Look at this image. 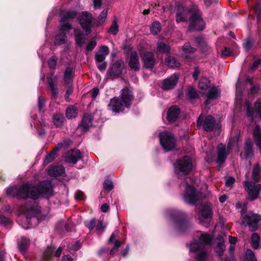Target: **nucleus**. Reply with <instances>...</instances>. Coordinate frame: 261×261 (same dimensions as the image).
Here are the masks:
<instances>
[{"label":"nucleus","instance_id":"15","mask_svg":"<svg viewBox=\"0 0 261 261\" xmlns=\"http://www.w3.org/2000/svg\"><path fill=\"white\" fill-rule=\"evenodd\" d=\"M189 29L190 31H201L205 26L202 17H190Z\"/></svg>","mask_w":261,"mask_h":261},{"label":"nucleus","instance_id":"26","mask_svg":"<svg viewBox=\"0 0 261 261\" xmlns=\"http://www.w3.org/2000/svg\"><path fill=\"white\" fill-rule=\"evenodd\" d=\"M109 53V49L107 46H102L98 52L95 54V60L97 62H102Z\"/></svg>","mask_w":261,"mask_h":261},{"label":"nucleus","instance_id":"7","mask_svg":"<svg viewBox=\"0 0 261 261\" xmlns=\"http://www.w3.org/2000/svg\"><path fill=\"white\" fill-rule=\"evenodd\" d=\"M201 199V193L196 191L193 186L187 184L184 199L185 201L191 204H194Z\"/></svg>","mask_w":261,"mask_h":261},{"label":"nucleus","instance_id":"63","mask_svg":"<svg viewBox=\"0 0 261 261\" xmlns=\"http://www.w3.org/2000/svg\"><path fill=\"white\" fill-rule=\"evenodd\" d=\"M27 211L28 212H36V213H38L40 212V208L39 207H38V206H31L30 207H27Z\"/></svg>","mask_w":261,"mask_h":261},{"label":"nucleus","instance_id":"58","mask_svg":"<svg viewBox=\"0 0 261 261\" xmlns=\"http://www.w3.org/2000/svg\"><path fill=\"white\" fill-rule=\"evenodd\" d=\"M233 53L229 48L225 47L222 50L221 55L223 58H225L232 55Z\"/></svg>","mask_w":261,"mask_h":261},{"label":"nucleus","instance_id":"49","mask_svg":"<svg viewBox=\"0 0 261 261\" xmlns=\"http://www.w3.org/2000/svg\"><path fill=\"white\" fill-rule=\"evenodd\" d=\"M103 187L106 190L110 191L113 189L114 186L112 181L110 179H107L105 180L103 182Z\"/></svg>","mask_w":261,"mask_h":261},{"label":"nucleus","instance_id":"25","mask_svg":"<svg viewBox=\"0 0 261 261\" xmlns=\"http://www.w3.org/2000/svg\"><path fill=\"white\" fill-rule=\"evenodd\" d=\"M64 170V167L62 165L49 166L48 168V173L50 176L56 177L63 173Z\"/></svg>","mask_w":261,"mask_h":261},{"label":"nucleus","instance_id":"44","mask_svg":"<svg viewBox=\"0 0 261 261\" xmlns=\"http://www.w3.org/2000/svg\"><path fill=\"white\" fill-rule=\"evenodd\" d=\"M161 30V24L159 22H154L150 27L151 33L153 35L158 34Z\"/></svg>","mask_w":261,"mask_h":261},{"label":"nucleus","instance_id":"2","mask_svg":"<svg viewBox=\"0 0 261 261\" xmlns=\"http://www.w3.org/2000/svg\"><path fill=\"white\" fill-rule=\"evenodd\" d=\"M241 219L242 224L249 227L251 231L256 230L260 226L261 216L251 211L242 210Z\"/></svg>","mask_w":261,"mask_h":261},{"label":"nucleus","instance_id":"47","mask_svg":"<svg viewBox=\"0 0 261 261\" xmlns=\"http://www.w3.org/2000/svg\"><path fill=\"white\" fill-rule=\"evenodd\" d=\"M182 49L185 53H194L196 51V48L192 47L189 42L185 43Z\"/></svg>","mask_w":261,"mask_h":261},{"label":"nucleus","instance_id":"34","mask_svg":"<svg viewBox=\"0 0 261 261\" xmlns=\"http://www.w3.org/2000/svg\"><path fill=\"white\" fill-rule=\"evenodd\" d=\"M211 237L207 234H202L199 238V242H193L191 243H200L203 245V248H205V245L210 244L212 241Z\"/></svg>","mask_w":261,"mask_h":261},{"label":"nucleus","instance_id":"43","mask_svg":"<svg viewBox=\"0 0 261 261\" xmlns=\"http://www.w3.org/2000/svg\"><path fill=\"white\" fill-rule=\"evenodd\" d=\"M254 111L256 113V117L261 120V99L258 98L254 103Z\"/></svg>","mask_w":261,"mask_h":261},{"label":"nucleus","instance_id":"17","mask_svg":"<svg viewBox=\"0 0 261 261\" xmlns=\"http://www.w3.org/2000/svg\"><path fill=\"white\" fill-rule=\"evenodd\" d=\"M172 219L177 228L180 230H182L183 228L187 227L188 226V222L185 218V214L182 213H177L172 216Z\"/></svg>","mask_w":261,"mask_h":261},{"label":"nucleus","instance_id":"48","mask_svg":"<svg viewBox=\"0 0 261 261\" xmlns=\"http://www.w3.org/2000/svg\"><path fill=\"white\" fill-rule=\"evenodd\" d=\"M113 246L110 251V254L113 256L117 252H118L119 247L122 244L121 242H116L115 243L113 244Z\"/></svg>","mask_w":261,"mask_h":261},{"label":"nucleus","instance_id":"35","mask_svg":"<svg viewBox=\"0 0 261 261\" xmlns=\"http://www.w3.org/2000/svg\"><path fill=\"white\" fill-rule=\"evenodd\" d=\"M119 32L118 21L117 18H115L112 24L109 29L108 32L113 35H116Z\"/></svg>","mask_w":261,"mask_h":261},{"label":"nucleus","instance_id":"50","mask_svg":"<svg viewBox=\"0 0 261 261\" xmlns=\"http://www.w3.org/2000/svg\"><path fill=\"white\" fill-rule=\"evenodd\" d=\"M246 255L247 261H257L255 254L251 250L247 249Z\"/></svg>","mask_w":261,"mask_h":261},{"label":"nucleus","instance_id":"56","mask_svg":"<svg viewBox=\"0 0 261 261\" xmlns=\"http://www.w3.org/2000/svg\"><path fill=\"white\" fill-rule=\"evenodd\" d=\"M238 141V139L237 137L231 138L229 140V142L227 144V147L226 148L227 149H228L229 151L230 150L233 148V147L234 146L236 143L237 141Z\"/></svg>","mask_w":261,"mask_h":261},{"label":"nucleus","instance_id":"64","mask_svg":"<svg viewBox=\"0 0 261 261\" xmlns=\"http://www.w3.org/2000/svg\"><path fill=\"white\" fill-rule=\"evenodd\" d=\"M99 93V89L97 88H94L90 91L91 96L93 98H95Z\"/></svg>","mask_w":261,"mask_h":261},{"label":"nucleus","instance_id":"24","mask_svg":"<svg viewBox=\"0 0 261 261\" xmlns=\"http://www.w3.org/2000/svg\"><path fill=\"white\" fill-rule=\"evenodd\" d=\"M220 93L217 88L214 87L211 88L206 95L207 99L205 101V105H208L211 100L216 99L220 95Z\"/></svg>","mask_w":261,"mask_h":261},{"label":"nucleus","instance_id":"19","mask_svg":"<svg viewBox=\"0 0 261 261\" xmlns=\"http://www.w3.org/2000/svg\"><path fill=\"white\" fill-rule=\"evenodd\" d=\"M143 66L146 69H152L155 63L154 55L151 52L145 53L142 57Z\"/></svg>","mask_w":261,"mask_h":261},{"label":"nucleus","instance_id":"20","mask_svg":"<svg viewBox=\"0 0 261 261\" xmlns=\"http://www.w3.org/2000/svg\"><path fill=\"white\" fill-rule=\"evenodd\" d=\"M128 65L130 68L135 71H138L140 70V63L136 51L130 52Z\"/></svg>","mask_w":261,"mask_h":261},{"label":"nucleus","instance_id":"30","mask_svg":"<svg viewBox=\"0 0 261 261\" xmlns=\"http://www.w3.org/2000/svg\"><path fill=\"white\" fill-rule=\"evenodd\" d=\"M74 34L76 44L79 46H81L86 40L83 32L79 29H76L74 30Z\"/></svg>","mask_w":261,"mask_h":261},{"label":"nucleus","instance_id":"16","mask_svg":"<svg viewBox=\"0 0 261 261\" xmlns=\"http://www.w3.org/2000/svg\"><path fill=\"white\" fill-rule=\"evenodd\" d=\"M217 162L221 165L226 160L227 155L230 151L226 149L225 145L223 144H219L217 147Z\"/></svg>","mask_w":261,"mask_h":261},{"label":"nucleus","instance_id":"27","mask_svg":"<svg viewBox=\"0 0 261 261\" xmlns=\"http://www.w3.org/2000/svg\"><path fill=\"white\" fill-rule=\"evenodd\" d=\"M79 22L87 34H89L92 25L91 17H80Z\"/></svg>","mask_w":261,"mask_h":261},{"label":"nucleus","instance_id":"37","mask_svg":"<svg viewBox=\"0 0 261 261\" xmlns=\"http://www.w3.org/2000/svg\"><path fill=\"white\" fill-rule=\"evenodd\" d=\"M77 115V109L76 107L71 106L68 107L66 110V115L67 118L72 119L75 118Z\"/></svg>","mask_w":261,"mask_h":261},{"label":"nucleus","instance_id":"14","mask_svg":"<svg viewBox=\"0 0 261 261\" xmlns=\"http://www.w3.org/2000/svg\"><path fill=\"white\" fill-rule=\"evenodd\" d=\"M82 158L81 152L78 149H71L65 155V161L67 163L75 164Z\"/></svg>","mask_w":261,"mask_h":261},{"label":"nucleus","instance_id":"32","mask_svg":"<svg viewBox=\"0 0 261 261\" xmlns=\"http://www.w3.org/2000/svg\"><path fill=\"white\" fill-rule=\"evenodd\" d=\"M55 249L53 246H48L43 253L42 261H50Z\"/></svg>","mask_w":261,"mask_h":261},{"label":"nucleus","instance_id":"59","mask_svg":"<svg viewBox=\"0 0 261 261\" xmlns=\"http://www.w3.org/2000/svg\"><path fill=\"white\" fill-rule=\"evenodd\" d=\"M235 180L234 178L232 176L228 177L225 182V186L227 187L231 188Z\"/></svg>","mask_w":261,"mask_h":261},{"label":"nucleus","instance_id":"21","mask_svg":"<svg viewBox=\"0 0 261 261\" xmlns=\"http://www.w3.org/2000/svg\"><path fill=\"white\" fill-rule=\"evenodd\" d=\"M253 155L252 143L250 139H248L245 142L244 152L240 154V156L243 159H247Z\"/></svg>","mask_w":261,"mask_h":261},{"label":"nucleus","instance_id":"11","mask_svg":"<svg viewBox=\"0 0 261 261\" xmlns=\"http://www.w3.org/2000/svg\"><path fill=\"white\" fill-rule=\"evenodd\" d=\"M123 103L119 97H114L110 99L108 105V109L113 112L119 113L123 111L126 108L125 105H123Z\"/></svg>","mask_w":261,"mask_h":261},{"label":"nucleus","instance_id":"46","mask_svg":"<svg viewBox=\"0 0 261 261\" xmlns=\"http://www.w3.org/2000/svg\"><path fill=\"white\" fill-rule=\"evenodd\" d=\"M189 15L190 16H200L201 15V13L198 9L197 6L193 5L189 10Z\"/></svg>","mask_w":261,"mask_h":261},{"label":"nucleus","instance_id":"10","mask_svg":"<svg viewBox=\"0 0 261 261\" xmlns=\"http://www.w3.org/2000/svg\"><path fill=\"white\" fill-rule=\"evenodd\" d=\"M119 98L123 102V105H125V107L128 108L132 104L134 96L132 91L125 87L121 90Z\"/></svg>","mask_w":261,"mask_h":261},{"label":"nucleus","instance_id":"54","mask_svg":"<svg viewBox=\"0 0 261 261\" xmlns=\"http://www.w3.org/2000/svg\"><path fill=\"white\" fill-rule=\"evenodd\" d=\"M188 96L190 99H194L197 97V94L196 90L193 87H189L188 90Z\"/></svg>","mask_w":261,"mask_h":261},{"label":"nucleus","instance_id":"62","mask_svg":"<svg viewBox=\"0 0 261 261\" xmlns=\"http://www.w3.org/2000/svg\"><path fill=\"white\" fill-rule=\"evenodd\" d=\"M56 79L57 77L56 76L54 78H53L52 76L47 77V82L50 88L55 87V80Z\"/></svg>","mask_w":261,"mask_h":261},{"label":"nucleus","instance_id":"42","mask_svg":"<svg viewBox=\"0 0 261 261\" xmlns=\"http://www.w3.org/2000/svg\"><path fill=\"white\" fill-rule=\"evenodd\" d=\"M198 87L202 90H206L210 87V82L207 79L202 77L199 82Z\"/></svg>","mask_w":261,"mask_h":261},{"label":"nucleus","instance_id":"29","mask_svg":"<svg viewBox=\"0 0 261 261\" xmlns=\"http://www.w3.org/2000/svg\"><path fill=\"white\" fill-rule=\"evenodd\" d=\"M253 135L256 145L259 148L261 152V128L259 125H256L255 126Z\"/></svg>","mask_w":261,"mask_h":261},{"label":"nucleus","instance_id":"23","mask_svg":"<svg viewBox=\"0 0 261 261\" xmlns=\"http://www.w3.org/2000/svg\"><path fill=\"white\" fill-rule=\"evenodd\" d=\"M180 110L177 106H172L168 110L167 118L170 122H174L177 119Z\"/></svg>","mask_w":261,"mask_h":261},{"label":"nucleus","instance_id":"57","mask_svg":"<svg viewBox=\"0 0 261 261\" xmlns=\"http://www.w3.org/2000/svg\"><path fill=\"white\" fill-rule=\"evenodd\" d=\"M0 223L4 226H7L10 223V220L4 215H0Z\"/></svg>","mask_w":261,"mask_h":261},{"label":"nucleus","instance_id":"31","mask_svg":"<svg viewBox=\"0 0 261 261\" xmlns=\"http://www.w3.org/2000/svg\"><path fill=\"white\" fill-rule=\"evenodd\" d=\"M261 167L259 163H256L252 169V179L254 182L259 181L260 178Z\"/></svg>","mask_w":261,"mask_h":261},{"label":"nucleus","instance_id":"5","mask_svg":"<svg viewBox=\"0 0 261 261\" xmlns=\"http://www.w3.org/2000/svg\"><path fill=\"white\" fill-rule=\"evenodd\" d=\"M160 141L161 145L166 151H170L176 147V140L173 134L163 132L160 133Z\"/></svg>","mask_w":261,"mask_h":261},{"label":"nucleus","instance_id":"40","mask_svg":"<svg viewBox=\"0 0 261 261\" xmlns=\"http://www.w3.org/2000/svg\"><path fill=\"white\" fill-rule=\"evenodd\" d=\"M157 50L158 51L162 52L166 54H169L170 48L165 43L160 42L157 44Z\"/></svg>","mask_w":261,"mask_h":261},{"label":"nucleus","instance_id":"4","mask_svg":"<svg viewBox=\"0 0 261 261\" xmlns=\"http://www.w3.org/2000/svg\"><path fill=\"white\" fill-rule=\"evenodd\" d=\"M246 179L243 182V186L248 194V199L253 201L257 198L261 190V184L249 181V175L246 174Z\"/></svg>","mask_w":261,"mask_h":261},{"label":"nucleus","instance_id":"33","mask_svg":"<svg viewBox=\"0 0 261 261\" xmlns=\"http://www.w3.org/2000/svg\"><path fill=\"white\" fill-rule=\"evenodd\" d=\"M73 74V70L71 68L67 67L66 68L63 76V81L65 84L69 85L71 81L72 76Z\"/></svg>","mask_w":261,"mask_h":261},{"label":"nucleus","instance_id":"22","mask_svg":"<svg viewBox=\"0 0 261 261\" xmlns=\"http://www.w3.org/2000/svg\"><path fill=\"white\" fill-rule=\"evenodd\" d=\"M92 118L91 115L85 114L82 118V122L79 124L78 127L82 130L87 132L92 126Z\"/></svg>","mask_w":261,"mask_h":261},{"label":"nucleus","instance_id":"36","mask_svg":"<svg viewBox=\"0 0 261 261\" xmlns=\"http://www.w3.org/2000/svg\"><path fill=\"white\" fill-rule=\"evenodd\" d=\"M166 65L171 68H178L180 66V64L175 59L174 57L169 56L165 59Z\"/></svg>","mask_w":261,"mask_h":261},{"label":"nucleus","instance_id":"28","mask_svg":"<svg viewBox=\"0 0 261 261\" xmlns=\"http://www.w3.org/2000/svg\"><path fill=\"white\" fill-rule=\"evenodd\" d=\"M30 244V240L26 237H22L20 241L18 243V248L20 252L23 255L27 252V251Z\"/></svg>","mask_w":261,"mask_h":261},{"label":"nucleus","instance_id":"53","mask_svg":"<svg viewBox=\"0 0 261 261\" xmlns=\"http://www.w3.org/2000/svg\"><path fill=\"white\" fill-rule=\"evenodd\" d=\"M118 233L117 231H115V232H113L110 238L108 240V245H111L112 244L115 243L116 242H120L119 240H117L116 239V235Z\"/></svg>","mask_w":261,"mask_h":261},{"label":"nucleus","instance_id":"55","mask_svg":"<svg viewBox=\"0 0 261 261\" xmlns=\"http://www.w3.org/2000/svg\"><path fill=\"white\" fill-rule=\"evenodd\" d=\"M45 99L42 97H39L38 99V105L39 111L41 112L45 106Z\"/></svg>","mask_w":261,"mask_h":261},{"label":"nucleus","instance_id":"18","mask_svg":"<svg viewBox=\"0 0 261 261\" xmlns=\"http://www.w3.org/2000/svg\"><path fill=\"white\" fill-rule=\"evenodd\" d=\"M178 76L176 74L171 75L169 77L164 80L162 84V89L168 90L173 89L177 84Z\"/></svg>","mask_w":261,"mask_h":261},{"label":"nucleus","instance_id":"39","mask_svg":"<svg viewBox=\"0 0 261 261\" xmlns=\"http://www.w3.org/2000/svg\"><path fill=\"white\" fill-rule=\"evenodd\" d=\"M260 238L259 235L255 232L252 233L251 236V243L253 248L256 249L259 246Z\"/></svg>","mask_w":261,"mask_h":261},{"label":"nucleus","instance_id":"51","mask_svg":"<svg viewBox=\"0 0 261 261\" xmlns=\"http://www.w3.org/2000/svg\"><path fill=\"white\" fill-rule=\"evenodd\" d=\"M56 157H57V153L53 150V151L46 156L44 160V162L46 164H48Z\"/></svg>","mask_w":261,"mask_h":261},{"label":"nucleus","instance_id":"1","mask_svg":"<svg viewBox=\"0 0 261 261\" xmlns=\"http://www.w3.org/2000/svg\"><path fill=\"white\" fill-rule=\"evenodd\" d=\"M6 193L19 200L28 198L36 200L44 196L51 195L52 188L51 182L48 180L42 181L38 185L27 182L19 187L15 186L8 188Z\"/></svg>","mask_w":261,"mask_h":261},{"label":"nucleus","instance_id":"8","mask_svg":"<svg viewBox=\"0 0 261 261\" xmlns=\"http://www.w3.org/2000/svg\"><path fill=\"white\" fill-rule=\"evenodd\" d=\"M216 125V120L213 116L211 115L207 116L204 120L202 115H200L197 121V127L202 126L203 129L206 132H210L213 129Z\"/></svg>","mask_w":261,"mask_h":261},{"label":"nucleus","instance_id":"60","mask_svg":"<svg viewBox=\"0 0 261 261\" xmlns=\"http://www.w3.org/2000/svg\"><path fill=\"white\" fill-rule=\"evenodd\" d=\"M96 45V42L94 41H91L86 47V50L89 51L93 50Z\"/></svg>","mask_w":261,"mask_h":261},{"label":"nucleus","instance_id":"6","mask_svg":"<svg viewBox=\"0 0 261 261\" xmlns=\"http://www.w3.org/2000/svg\"><path fill=\"white\" fill-rule=\"evenodd\" d=\"M193 168L191 159L187 155L177 160L175 170L178 174H188Z\"/></svg>","mask_w":261,"mask_h":261},{"label":"nucleus","instance_id":"45","mask_svg":"<svg viewBox=\"0 0 261 261\" xmlns=\"http://www.w3.org/2000/svg\"><path fill=\"white\" fill-rule=\"evenodd\" d=\"M245 107L246 109V115L250 117L251 119H253L254 111L252 109L251 103L249 101H246Z\"/></svg>","mask_w":261,"mask_h":261},{"label":"nucleus","instance_id":"13","mask_svg":"<svg viewBox=\"0 0 261 261\" xmlns=\"http://www.w3.org/2000/svg\"><path fill=\"white\" fill-rule=\"evenodd\" d=\"M190 251L197 254V259L200 261L204 260L206 257V254L203 248V245L200 243H191Z\"/></svg>","mask_w":261,"mask_h":261},{"label":"nucleus","instance_id":"12","mask_svg":"<svg viewBox=\"0 0 261 261\" xmlns=\"http://www.w3.org/2000/svg\"><path fill=\"white\" fill-rule=\"evenodd\" d=\"M122 68L123 64L121 61L115 62L108 71V78L114 80L118 77L122 72Z\"/></svg>","mask_w":261,"mask_h":261},{"label":"nucleus","instance_id":"52","mask_svg":"<svg viewBox=\"0 0 261 261\" xmlns=\"http://www.w3.org/2000/svg\"><path fill=\"white\" fill-rule=\"evenodd\" d=\"M57 60L56 56L51 57L48 61V67L50 68L54 69L57 65Z\"/></svg>","mask_w":261,"mask_h":261},{"label":"nucleus","instance_id":"41","mask_svg":"<svg viewBox=\"0 0 261 261\" xmlns=\"http://www.w3.org/2000/svg\"><path fill=\"white\" fill-rule=\"evenodd\" d=\"M216 251L218 256H221L225 249V246L223 241L218 242L216 246Z\"/></svg>","mask_w":261,"mask_h":261},{"label":"nucleus","instance_id":"9","mask_svg":"<svg viewBox=\"0 0 261 261\" xmlns=\"http://www.w3.org/2000/svg\"><path fill=\"white\" fill-rule=\"evenodd\" d=\"M213 216L212 204L205 203L201 206V209L199 214V219L201 223L204 224L205 221H209Z\"/></svg>","mask_w":261,"mask_h":261},{"label":"nucleus","instance_id":"3","mask_svg":"<svg viewBox=\"0 0 261 261\" xmlns=\"http://www.w3.org/2000/svg\"><path fill=\"white\" fill-rule=\"evenodd\" d=\"M74 17H61L60 22L62 23L59 33L55 37V44L56 45H62L67 42V37L66 34L72 29V19Z\"/></svg>","mask_w":261,"mask_h":261},{"label":"nucleus","instance_id":"38","mask_svg":"<svg viewBox=\"0 0 261 261\" xmlns=\"http://www.w3.org/2000/svg\"><path fill=\"white\" fill-rule=\"evenodd\" d=\"M64 120V117L63 114L57 113L53 116V123L56 127L62 125Z\"/></svg>","mask_w":261,"mask_h":261},{"label":"nucleus","instance_id":"61","mask_svg":"<svg viewBox=\"0 0 261 261\" xmlns=\"http://www.w3.org/2000/svg\"><path fill=\"white\" fill-rule=\"evenodd\" d=\"M252 44L249 39H247L246 40L244 44V47L245 50L248 51L252 47Z\"/></svg>","mask_w":261,"mask_h":261}]
</instances>
